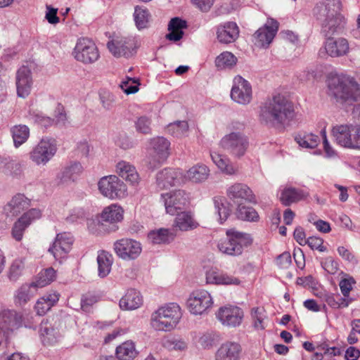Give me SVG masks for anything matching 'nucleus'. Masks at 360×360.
I'll return each mask as SVG.
<instances>
[{
  "label": "nucleus",
  "instance_id": "1",
  "mask_svg": "<svg viewBox=\"0 0 360 360\" xmlns=\"http://www.w3.org/2000/svg\"><path fill=\"white\" fill-rule=\"evenodd\" d=\"M295 114L293 103L285 96L278 94L260 107L259 119L261 123L274 127L289 122Z\"/></svg>",
  "mask_w": 360,
  "mask_h": 360
},
{
  "label": "nucleus",
  "instance_id": "2",
  "mask_svg": "<svg viewBox=\"0 0 360 360\" xmlns=\"http://www.w3.org/2000/svg\"><path fill=\"white\" fill-rule=\"evenodd\" d=\"M330 94L338 101L352 105L360 102V87L354 78L347 75H337L328 81Z\"/></svg>",
  "mask_w": 360,
  "mask_h": 360
},
{
  "label": "nucleus",
  "instance_id": "3",
  "mask_svg": "<svg viewBox=\"0 0 360 360\" xmlns=\"http://www.w3.org/2000/svg\"><path fill=\"white\" fill-rule=\"evenodd\" d=\"M181 317L180 306L176 303H169L152 313L150 325L155 331L170 332L176 327Z\"/></svg>",
  "mask_w": 360,
  "mask_h": 360
},
{
  "label": "nucleus",
  "instance_id": "4",
  "mask_svg": "<svg viewBox=\"0 0 360 360\" xmlns=\"http://www.w3.org/2000/svg\"><path fill=\"white\" fill-rule=\"evenodd\" d=\"M252 243L250 234L239 231L234 228L227 229L225 236L217 241V250L229 256H239L245 248Z\"/></svg>",
  "mask_w": 360,
  "mask_h": 360
},
{
  "label": "nucleus",
  "instance_id": "5",
  "mask_svg": "<svg viewBox=\"0 0 360 360\" xmlns=\"http://www.w3.org/2000/svg\"><path fill=\"white\" fill-rule=\"evenodd\" d=\"M244 124L233 122L231 131L224 135L220 140L219 145L224 150L235 158L243 157L249 146L248 137L243 132Z\"/></svg>",
  "mask_w": 360,
  "mask_h": 360
},
{
  "label": "nucleus",
  "instance_id": "6",
  "mask_svg": "<svg viewBox=\"0 0 360 360\" xmlns=\"http://www.w3.org/2000/svg\"><path fill=\"white\" fill-rule=\"evenodd\" d=\"M341 8L340 0H326L314 8V13L323 27L333 32L345 22V17L340 13Z\"/></svg>",
  "mask_w": 360,
  "mask_h": 360
},
{
  "label": "nucleus",
  "instance_id": "7",
  "mask_svg": "<svg viewBox=\"0 0 360 360\" xmlns=\"http://www.w3.org/2000/svg\"><path fill=\"white\" fill-rule=\"evenodd\" d=\"M100 193L111 200H122L128 195L126 184L116 175H108L101 178L98 182Z\"/></svg>",
  "mask_w": 360,
  "mask_h": 360
},
{
  "label": "nucleus",
  "instance_id": "8",
  "mask_svg": "<svg viewBox=\"0 0 360 360\" xmlns=\"http://www.w3.org/2000/svg\"><path fill=\"white\" fill-rule=\"evenodd\" d=\"M72 54L77 61L84 65L92 64L100 57L96 44L87 37H81L77 39Z\"/></svg>",
  "mask_w": 360,
  "mask_h": 360
},
{
  "label": "nucleus",
  "instance_id": "9",
  "mask_svg": "<svg viewBox=\"0 0 360 360\" xmlns=\"http://www.w3.org/2000/svg\"><path fill=\"white\" fill-rule=\"evenodd\" d=\"M214 304L211 294L206 290L198 289L190 293L186 307L188 311L193 315H203L208 312Z\"/></svg>",
  "mask_w": 360,
  "mask_h": 360
},
{
  "label": "nucleus",
  "instance_id": "10",
  "mask_svg": "<svg viewBox=\"0 0 360 360\" xmlns=\"http://www.w3.org/2000/svg\"><path fill=\"white\" fill-rule=\"evenodd\" d=\"M124 210L123 207L116 203L105 207L101 212L99 219L96 221L92 220L89 224V229L94 233H99L104 230L103 224H115L121 222L124 219Z\"/></svg>",
  "mask_w": 360,
  "mask_h": 360
},
{
  "label": "nucleus",
  "instance_id": "11",
  "mask_svg": "<svg viewBox=\"0 0 360 360\" xmlns=\"http://www.w3.org/2000/svg\"><path fill=\"white\" fill-rule=\"evenodd\" d=\"M56 151V140L43 138L30 151V159L38 166L45 165L53 158Z\"/></svg>",
  "mask_w": 360,
  "mask_h": 360
},
{
  "label": "nucleus",
  "instance_id": "12",
  "mask_svg": "<svg viewBox=\"0 0 360 360\" xmlns=\"http://www.w3.org/2000/svg\"><path fill=\"white\" fill-rule=\"evenodd\" d=\"M165 211L170 215H175L189 204L188 193L181 189L174 190L161 195Z\"/></svg>",
  "mask_w": 360,
  "mask_h": 360
},
{
  "label": "nucleus",
  "instance_id": "13",
  "mask_svg": "<svg viewBox=\"0 0 360 360\" xmlns=\"http://www.w3.org/2000/svg\"><path fill=\"white\" fill-rule=\"evenodd\" d=\"M139 43L134 37L117 36L108 41V48L115 57H130L134 55Z\"/></svg>",
  "mask_w": 360,
  "mask_h": 360
},
{
  "label": "nucleus",
  "instance_id": "14",
  "mask_svg": "<svg viewBox=\"0 0 360 360\" xmlns=\"http://www.w3.org/2000/svg\"><path fill=\"white\" fill-rule=\"evenodd\" d=\"M24 317L21 312L6 309L0 312V336L8 337L21 328Z\"/></svg>",
  "mask_w": 360,
  "mask_h": 360
},
{
  "label": "nucleus",
  "instance_id": "15",
  "mask_svg": "<svg viewBox=\"0 0 360 360\" xmlns=\"http://www.w3.org/2000/svg\"><path fill=\"white\" fill-rule=\"evenodd\" d=\"M217 319L224 326L236 328L239 326L243 319V309L236 305L226 304L216 311Z\"/></svg>",
  "mask_w": 360,
  "mask_h": 360
},
{
  "label": "nucleus",
  "instance_id": "16",
  "mask_svg": "<svg viewBox=\"0 0 360 360\" xmlns=\"http://www.w3.org/2000/svg\"><path fill=\"white\" fill-rule=\"evenodd\" d=\"M41 217V211L37 208H32L24 212L13 224L11 235L17 242H20L25 230L30 225Z\"/></svg>",
  "mask_w": 360,
  "mask_h": 360
},
{
  "label": "nucleus",
  "instance_id": "17",
  "mask_svg": "<svg viewBox=\"0 0 360 360\" xmlns=\"http://www.w3.org/2000/svg\"><path fill=\"white\" fill-rule=\"evenodd\" d=\"M278 30V22L268 19L266 23L252 35L254 44L259 48H267L272 42Z\"/></svg>",
  "mask_w": 360,
  "mask_h": 360
},
{
  "label": "nucleus",
  "instance_id": "18",
  "mask_svg": "<svg viewBox=\"0 0 360 360\" xmlns=\"http://www.w3.org/2000/svg\"><path fill=\"white\" fill-rule=\"evenodd\" d=\"M231 97L233 101L239 104L247 105L250 103L252 98V90L249 82L241 76L235 77Z\"/></svg>",
  "mask_w": 360,
  "mask_h": 360
},
{
  "label": "nucleus",
  "instance_id": "19",
  "mask_svg": "<svg viewBox=\"0 0 360 360\" xmlns=\"http://www.w3.org/2000/svg\"><path fill=\"white\" fill-rule=\"evenodd\" d=\"M31 206V200L22 193L14 195L2 208L6 218L13 219Z\"/></svg>",
  "mask_w": 360,
  "mask_h": 360
},
{
  "label": "nucleus",
  "instance_id": "20",
  "mask_svg": "<svg viewBox=\"0 0 360 360\" xmlns=\"http://www.w3.org/2000/svg\"><path fill=\"white\" fill-rule=\"evenodd\" d=\"M157 187L160 190L167 189L183 183V171L179 169L165 168L156 174Z\"/></svg>",
  "mask_w": 360,
  "mask_h": 360
},
{
  "label": "nucleus",
  "instance_id": "21",
  "mask_svg": "<svg viewBox=\"0 0 360 360\" xmlns=\"http://www.w3.org/2000/svg\"><path fill=\"white\" fill-rule=\"evenodd\" d=\"M114 250L117 256L123 259H134L142 250L141 244L132 239L122 238L114 243Z\"/></svg>",
  "mask_w": 360,
  "mask_h": 360
},
{
  "label": "nucleus",
  "instance_id": "22",
  "mask_svg": "<svg viewBox=\"0 0 360 360\" xmlns=\"http://www.w3.org/2000/svg\"><path fill=\"white\" fill-rule=\"evenodd\" d=\"M33 79L30 69L27 66L20 67L15 74L17 96L21 98H27L32 91Z\"/></svg>",
  "mask_w": 360,
  "mask_h": 360
},
{
  "label": "nucleus",
  "instance_id": "23",
  "mask_svg": "<svg viewBox=\"0 0 360 360\" xmlns=\"http://www.w3.org/2000/svg\"><path fill=\"white\" fill-rule=\"evenodd\" d=\"M73 237L70 233L63 232L57 234L56 239L49 252H51L56 259L64 258L72 249Z\"/></svg>",
  "mask_w": 360,
  "mask_h": 360
},
{
  "label": "nucleus",
  "instance_id": "24",
  "mask_svg": "<svg viewBox=\"0 0 360 360\" xmlns=\"http://www.w3.org/2000/svg\"><path fill=\"white\" fill-rule=\"evenodd\" d=\"M226 194L230 200L238 205L245 202H255V196L252 190L244 184H233L228 188Z\"/></svg>",
  "mask_w": 360,
  "mask_h": 360
},
{
  "label": "nucleus",
  "instance_id": "25",
  "mask_svg": "<svg viewBox=\"0 0 360 360\" xmlns=\"http://www.w3.org/2000/svg\"><path fill=\"white\" fill-rule=\"evenodd\" d=\"M56 322H52L49 320L43 321L40 325L39 333L42 343L46 346L54 345L60 342L62 338L60 333Z\"/></svg>",
  "mask_w": 360,
  "mask_h": 360
},
{
  "label": "nucleus",
  "instance_id": "26",
  "mask_svg": "<svg viewBox=\"0 0 360 360\" xmlns=\"http://www.w3.org/2000/svg\"><path fill=\"white\" fill-rule=\"evenodd\" d=\"M115 172L118 177L122 178L131 186L136 187L141 181V178L136 167L126 160H120L117 163Z\"/></svg>",
  "mask_w": 360,
  "mask_h": 360
},
{
  "label": "nucleus",
  "instance_id": "27",
  "mask_svg": "<svg viewBox=\"0 0 360 360\" xmlns=\"http://www.w3.org/2000/svg\"><path fill=\"white\" fill-rule=\"evenodd\" d=\"M356 127L347 124L335 126L332 129V134L336 142L346 148H354Z\"/></svg>",
  "mask_w": 360,
  "mask_h": 360
},
{
  "label": "nucleus",
  "instance_id": "28",
  "mask_svg": "<svg viewBox=\"0 0 360 360\" xmlns=\"http://www.w3.org/2000/svg\"><path fill=\"white\" fill-rule=\"evenodd\" d=\"M210 174L209 167L202 163H198L183 172V183L200 184L205 181Z\"/></svg>",
  "mask_w": 360,
  "mask_h": 360
},
{
  "label": "nucleus",
  "instance_id": "29",
  "mask_svg": "<svg viewBox=\"0 0 360 360\" xmlns=\"http://www.w3.org/2000/svg\"><path fill=\"white\" fill-rule=\"evenodd\" d=\"M200 224L191 211H180L176 214L173 227L181 231H190L196 229Z\"/></svg>",
  "mask_w": 360,
  "mask_h": 360
},
{
  "label": "nucleus",
  "instance_id": "30",
  "mask_svg": "<svg viewBox=\"0 0 360 360\" xmlns=\"http://www.w3.org/2000/svg\"><path fill=\"white\" fill-rule=\"evenodd\" d=\"M326 53L331 57H341L349 51V44L345 38H328L324 45Z\"/></svg>",
  "mask_w": 360,
  "mask_h": 360
},
{
  "label": "nucleus",
  "instance_id": "31",
  "mask_svg": "<svg viewBox=\"0 0 360 360\" xmlns=\"http://www.w3.org/2000/svg\"><path fill=\"white\" fill-rule=\"evenodd\" d=\"M153 154L158 163L162 162L170 154V142L162 136H157L150 140Z\"/></svg>",
  "mask_w": 360,
  "mask_h": 360
},
{
  "label": "nucleus",
  "instance_id": "32",
  "mask_svg": "<svg viewBox=\"0 0 360 360\" xmlns=\"http://www.w3.org/2000/svg\"><path fill=\"white\" fill-rule=\"evenodd\" d=\"M238 36L239 28L236 22H227L217 27V37L221 43H232L236 40Z\"/></svg>",
  "mask_w": 360,
  "mask_h": 360
},
{
  "label": "nucleus",
  "instance_id": "33",
  "mask_svg": "<svg viewBox=\"0 0 360 360\" xmlns=\"http://www.w3.org/2000/svg\"><path fill=\"white\" fill-rule=\"evenodd\" d=\"M240 345L235 342H226L217 349L215 360H239Z\"/></svg>",
  "mask_w": 360,
  "mask_h": 360
},
{
  "label": "nucleus",
  "instance_id": "34",
  "mask_svg": "<svg viewBox=\"0 0 360 360\" xmlns=\"http://www.w3.org/2000/svg\"><path fill=\"white\" fill-rule=\"evenodd\" d=\"M210 156L213 163L223 174L233 176L238 174V168L224 155L211 152Z\"/></svg>",
  "mask_w": 360,
  "mask_h": 360
},
{
  "label": "nucleus",
  "instance_id": "35",
  "mask_svg": "<svg viewBox=\"0 0 360 360\" xmlns=\"http://www.w3.org/2000/svg\"><path fill=\"white\" fill-rule=\"evenodd\" d=\"M143 304V297L140 292L131 288L127 290L120 300V307L123 310H135Z\"/></svg>",
  "mask_w": 360,
  "mask_h": 360
},
{
  "label": "nucleus",
  "instance_id": "36",
  "mask_svg": "<svg viewBox=\"0 0 360 360\" xmlns=\"http://www.w3.org/2000/svg\"><path fill=\"white\" fill-rule=\"evenodd\" d=\"M59 297L58 292L51 291L38 299L34 305L37 314L39 316L46 314L58 302Z\"/></svg>",
  "mask_w": 360,
  "mask_h": 360
},
{
  "label": "nucleus",
  "instance_id": "37",
  "mask_svg": "<svg viewBox=\"0 0 360 360\" xmlns=\"http://www.w3.org/2000/svg\"><path fill=\"white\" fill-rule=\"evenodd\" d=\"M84 168L79 162H74L65 167L57 178L59 183L65 184L70 181H74L83 172Z\"/></svg>",
  "mask_w": 360,
  "mask_h": 360
},
{
  "label": "nucleus",
  "instance_id": "38",
  "mask_svg": "<svg viewBox=\"0 0 360 360\" xmlns=\"http://www.w3.org/2000/svg\"><path fill=\"white\" fill-rule=\"evenodd\" d=\"M113 264L112 255L105 251L98 252L97 256L98 275L100 278H105L111 271Z\"/></svg>",
  "mask_w": 360,
  "mask_h": 360
},
{
  "label": "nucleus",
  "instance_id": "39",
  "mask_svg": "<svg viewBox=\"0 0 360 360\" xmlns=\"http://www.w3.org/2000/svg\"><path fill=\"white\" fill-rule=\"evenodd\" d=\"M38 288L33 282L22 285L15 294V302L24 305L37 293Z\"/></svg>",
  "mask_w": 360,
  "mask_h": 360
},
{
  "label": "nucleus",
  "instance_id": "40",
  "mask_svg": "<svg viewBox=\"0 0 360 360\" xmlns=\"http://www.w3.org/2000/svg\"><path fill=\"white\" fill-rule=\"evenodd\" d=\"M308 196L309 193L302 190L289 187L282 191L280 200L284 205L288 206L292 203L304 200Z\"/></svg>",
  "mask_w": 360,
  "mask_h": 360
},
{
  "label": "nucleus",
  "instance_id": "41",
  "mask_svg": "<svg viewBox=\"0 0 360 360\" xmlns=\"http://www.w3.org/2000/svg\"><path fill=\"white\" fill-rule=\"evenodd\" d=\"M116 357L120 360H131L136 357L138 351L132 340H127L116 347Z\"/></svg>",
  "mask_w": 360,
  "mask_h": 360
},
{
  "label": "nucleus",
  "instance_id": "42",
  "mask_svg": "<svg viewBox=\"0 0 360 360\" xmlns=\"http://www.w3.org/2000/svg\"><path fill=\"white\" fill-rule=\"evenodd\" d=\"M186 27V22L179 18L171 19L168 24L169 33L166 35V38L170 41H177L180 40L184 34L182 30Z\"/></svg>",
  "mask_w": 360,
  "mask_h": 360
},
{
  "label": "nucleus",
  "instance_id": "43",
  "mask_svg": "<svg viewBox=\"0 0 360 360\" xmlns=\"http://www.w3.org/2000/svg\"><path fill=\"white\" fill-rule=\"evenodd\" d=\"M148 240L153 244H167L175 238V233L168 229H159L148 233Z\"/></svg>",
  "mask_w": 360,
  "mask_h": 360
},
{
  "label": "nucleus",
  "instance_id": "44",
  "mask_svg": "<svg viewBox=\"0 0 360 360\" xmlns=\"http://www.w3.org/2000/svg\"><path fill=\"white\" fill-rule=\"evenodd\" d=\"M213 202L216 213L218 216V221L220 224H222L230 215V205L225 198L220 196L214 197L213 198Z\"/></svg>",
  "mask_w": 360,
  "mask_h": 360
},
{
  "label": "nucleus",
  "instance_id": "45",
  "mask_svg": "<svg viewBox=\"0 0 360 360\" xmlns=\"http://www.w3.org/2000/svg\"><path fill=\"white\" fill-rule=\"evenodd\" d=\"M162 346L169 351L184 352L188 349V342L181 337L171 336L162 340Z\"/></svg>",
  "mask_w": 360,
  "mask_h": 360
},
{
  "label": "nucleus",
  "instance_id": "46",
  "mask_svg": "<svg viewBox=\"0 0 360 360\" xmlns=\"http://www.w3.org/2000/svg\"><path fill=\"white\" fill-rule=\"evenodd\" d=\"M11 132L14 142V146L18 148L27 141L30 136V129L24 124L13 126Z\"/></svg>",
  "mask_w": 360,
  "mask_h": 360
},
{
  "label": "nucleus",
  "instance_id": "47",
  "mask_svg": "<svg viewBox=\"0 0 360 360\" xmlns=\"http://www.w3.org/2000/svg\"><path fill=\"white\" fill-rule=\"evenodd\" d=\"M134 19L139 30L147 27L150 19L149 11L143 6H136L134 8Z\"/></svg>",
  "mask_w": 360,
  "mask_h": 360
},
{
  "label": "nucleus",
  "instance_id": "48",
  "mask_svg": "<svg viewBox=\"0 0 360 360\" xmlns=\"http://www.w3.org/2000/svg\"><path fill=\"white\" fill-rule=\"evenodd\" d=\"M56 278V271L52 267H49L41 270L33 283L39 289L50 284Z\"/></svg>",
  "mask_w": 360,
  "mask_h": 360
},
{
  "label": "nucleus",
  "instance_id": "49",
  "mask_svg": "<svg viewBox=\"0 0 360 360\" xmlns=\"http://www.w3.org/2000/svg\"><path fill=\"white\" fill-rule=\"evenodd\" d=\"M237 63V58L229 51H224L215 59V65L219 70L231 68Z\"/></svg>",
  "mask_w": 360,
  "mask_h": 360
},
{
  "label": "nucleus",
  "instance_id": "50",
  "mask_svg": "<svg viewBox=\"0 0 360 360\" xmlns=\"http://www.w3.org/2000/svg\"><path fill=\"white\" fill-rule=\"evenodd\" d=\"M295 140L304 148H315L320 143L319 137L312 133H304L295 136Z\"/></svg>",
  "mask_w": 360,
  "mask_h": 360
},
{
  "label": "nucleus",
  "instance_id": "51",
  "mask_svg": "<svg viewBox=\"0 0 360 360\" xmlns=\"http://www.w3.org/2000/svg\"><path fill=\"white\" fill-rule=\"evenodd\" d=\"M189 126L186 121H176L169 124L166 127L168 134L176 138L185 136L188 131Z\"/></svg>",
  "mask_w": 360,
  "mask_h": 360
},
{
  "label": "nucleus",
  "instance_id": "52",
  "mask_svg": "<svg viewBox=\"0 0 360 360\" xmlns=\"http://www.w3.org/2000/svg\"><path fill=\"white\" fill-rule=\"evenodd\" d=\"M25 268V258L19 257L15 259L11 264L8 276L11 281H17L23 274Z\"/></svg>",
  "mask_w": 360,
  "mask_h": 360
},
{
  "label": "nucleus",
  "instance_id": "53",
  "mask_svg": "<svg viewBox=\"0 0 360 360\" xmlns=\"http://www.w3.org/2000/svg\"><path fill=\"white\" fill-rule=\"evenodd\" d=\"M66 120L65 114L61 111V108H58V112L54 118L37 114L35 115V122L44 127L51 126L53 124L63 123Z\"/></svg>",
  "mask_w": 360,
  "mask_h": 360
},
{
  "label": "nucleus",
  "instance_id": "54",
  "mask_svg": "<svg viewBox=\"0 0 360 360\" xmlns=\"http://www.w3.org/2000/svg\"><path fill=\"white\" fill-rule=\"evenodd\" d=\"M252 317L254 320V326L258 330L265 328L264 321L266 318V311L264 307H259L252 309Z\"/></svg>",
  "mask_w": 360,
  "mask_h": 360
},
{
  "label": "nucleus",
  "instance_id": "55",
  "mask_svg": "<svg viewBox=\"0 0 360 360\" xmlns=\"http://www.w3.org/2000/svg\"><path fill=\"white\" fill-rule=\"evenodd\" d=\"M223 271L217 267H211L205 272L207 284L221 285Z\"/></svg>",
  "mask_w": 360,
  "mask_h": 360
},
{
  "label": "nucleus",
  "instance_id": "56",
  "mask_svg": "<svg viewBox=\"0 0 360 360\" xmlns=\"http://www.w3.org/2000/svg\"><path fill=\"white\" fill-rule=\"evenodd\" d=\"M238 217L243 220L256 221L259 219V214L257 211L251 207L238 206Z\"/></svg>",
  "mask_w": 360,
  "mask_h": 360
},
{
  "label": "nucleus",
  "instance_id": "57",
  "mask_svg": "<svg viewBox=\"0 0 360 360\" xmlns=\"http://www.w3.org/2000/svg\"><path fill=\"white\" fill-rule=\"evenodd\" d=\"M0 171L3 173L13 176H19L22 173L21 166L15 161H7L5 160L4 164L0 167Z\"/></svg>",
  "mask_w": 360,
  "mask_h": 360
},
{
  "label": "nucleus",
  "instance_id": "58",
  "mask_svg": "<svg viewBox=\"0 0 360 360\" xmlns=\"http://www.w3.org/2000/svg\"><path fill=\"white\" fill-rule=\"evenodd\" d=\"M120 87L127 94H134L139 91V83L138 79L127 77L121 84Z\"/></svg>",
  "mask_w": 360,
  "mask_h": 360
},
{
  "label": "nucleus",
  "instance_id": "59",
  "mask_svg": "<svg viewBox=\"0 0 360 360\" xmlns=\"http://www.w3.org/2000/svg\"><path fill=\"white\" fill-rule=\"evenodd\" d=\"M115 143L123 150H129L134 146L133 140L126 133L118 134L115 139Z\"/></svg>",
  "mask_w": 360,
  "mask_h": 360
},
{
  "label": "nucleus",
  "instance_id": "60",
  "mask_svg": "<svg viewBox=\"0 0 360 360\" xmlns=\"http://www.w3.org/2000/svg\"><path fill=\"white\" fill-rule=\"evenodd\" d=\"M326 303L333 309H340L347 307L349 304V300L347 297H342L339 295L328 296L326 298Z\"/></svg>",
  "mask_w": 360,
  "mask_h": 360
},
{
  "label": "nucleus",
  "instance_id": "61",
  "mask_svg": "<svg viewBox=\"0 0 360 360\" xmlns=\"http://www.w3.org/2000/svg\"><path fill=\"white\" fill-rule=\"evenodd\" d=\"M136 129L139 133L150 134L152 131L150 119L146 116L139 117L136 122Z\"/></svg>",
  "mask_w": 360,
  "mask_h": 360
},
{
  "label": "nucleus",
  "instance_id": "62",
  "mask_svg": "<svg viewBox=\"0 0 360 360\" xmlns=\"http://www.w3.org/2000/svg\"><path fill=\"white\" fill-rule=\"evenodd\" d=\"M241 282L240 277L223 271L221 285L238 286L241 284Z\"/></svg>",
  "mask_w": 360,
  "mask_h": 360
},
{
  "label": "nucleus",
  "instance_id": "63",
  "mask_svg": "<svg viewBox=\"0 0 360 360\" xmlns=\"http://www.w3.org/2000/svg\"><path fill=\"white\" fill-rule=\"evenodd\" d=\"M307 244L312 249L319 252H324L326 248L323 246V240L321 238L311 236L307 238Z\"/></svg>",
  "mask_w": 360,
  "mask_h": 360
},
{
  "label": "nucleus",
  "instance_id": "64",
  "mask_svg": "<svg viewBox=\"0 0 360 360\" xmlns=\"http://www.w3.org/2000/svg\"><path fill=\"white\" fill-rule=\"evenodd\" d=\"M102 106L106 110H110L115 102V96L109 92H105L100 96Z\"/></svg>",
  "mask_w": 360,
  "mask_h": 360
}]
</instances>
